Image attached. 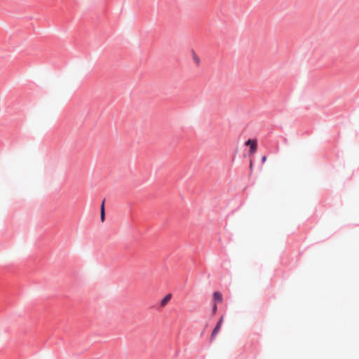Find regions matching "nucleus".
Instances as JSON below:
<instances>
[{
	"label": "nucleus",
	"instance_id": "f03ea898",
	"mask_svg": "<svg viewBox=\"0 0 359 359\" xmlns=\"http://www.w3.org/2000/svg\"><path fill=\"white\" fill-rule=\"evenodd\" d=\"M245 144L246 146H250V155H252L256 152L257 149V140L249 139L248 141L245 142Z\"/></svg>",
	"mask_w": 359,
	"mask_h": 359
},
{
	"label": "nucleus",
	"instance_id": "f257e3e1",
	"mask_svg": "<svg viewBox=\"0 0 359 359\" xmlns=\"http://www.w3.org/2000/svg\"><path fill=\"white\" fill-rule=\"evenodd\" d=\"M223 320H224V316H222L220 317L219 321L217 322L216 326L215 327V328L213 329V330L212 332L211 337H210V341H213L214 339L216 337L217 334H218V332H219L222 325L223 323Z\"/></svg>",
	"mask_w": 359,
	"mask_h": 359
},
{
	"label": "nucleus",
	"instance_id": "6e6552de",
	"mask_svg": "<svg viewBox=\"0 0 359 359\" xmlns=\"http://www.w3.org/2000/svg\"><path fill=\"white\" fill-rule=\"evenodd\" d=\"M266 161V156H262V163H264Z\"/></svg>",
	"mask_w": 359,
	"mask_h": 359
},
{
	"label": "nucleus",
	"instance_id": "39448f33",
	"mask_svg": "<svg viewBox=\"0 0 359 359\" xmlns=\"http://www.w3.org/2000/svg\"><path fill=\"white\" fill-rule=\"evenodd\" d=\"M171 297H172V294H168L167 295H165L163 299L161 300V307H164L165 306L167 305V304L170 302V300L171 299Z\"/></svg>",
	"mask_w": 359,
	"mask_h": 359
},
{
	"label": "nucleus",
	"instance_id": "7ed1b4c3",
	"mask_svg": "<svg viewBox=\"0 0 359 359\" xmlns=\"http://www.w3.org/2000/svg\"><path fill=\"white\" fill-rule=\"evenodd\" d=\"M212 301L213 304H215L216 305L218 303H221L223 301L222 293L217 291L215 292L212 294Z\"/></svg>",
	"mask_w": 359,
	"mask_h": 359
},
{
	"label": "nucleus",
	"instance_id": "0eeeda50",
	"mask_svg": "<svg viewBox=\"0 0 359 359\" xmlns=\"http://www.w3.org/2000/svg\"><path fill=\"white\" fill-rule=\"evenodd\" d=\"M217 310V306L215 304H213L212 309V313L213 315H215Z\"/></svg>",
	"mask_w": 359,
	"mask_h": 359
},
{
	"label": "nucleus",
	"instance_id": "423d86ee",
	"mask_svg": "<svg viewBox=\"0 0 359 359\" xmlns=\"http://www.w3.org/2000/svg\"><path fill=\"white\" fill-rule=\"evenodd\" d=\"M105 219V211H104V200L102 201L100 207V219L103 222Z\"/></svg>",
	"mask_w": 359,
	"mask_h": 359
},
{
	"label": "nucleus",
	"instance_id": "20e7f679",
	"mask_svg": "<svg viewBox=\"0 0 359 359\" xmlns=\"http://www.w3.org/2000/svg\"><path fill=\"white\" fill-rule=\"evenodd\" d=\"M191 53L193 62H194L196 66L198 67L201 64V59H200L199 56L196 54V53L194 50H191Z\"/></svg>",
	"mask_w": 359,
	"mask_h": 359
}]
</instances>
